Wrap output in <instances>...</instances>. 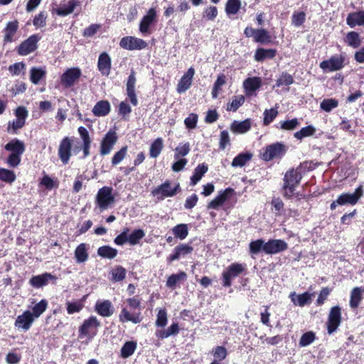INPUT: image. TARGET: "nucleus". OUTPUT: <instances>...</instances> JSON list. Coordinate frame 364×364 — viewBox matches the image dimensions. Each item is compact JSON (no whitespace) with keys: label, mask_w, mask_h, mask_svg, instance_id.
Masks as SVG:
<instances>
[{"label":"nucleus","mask_w":364,"mask_h":364,"mask_svg":"<svg viewBox=\"0 0 364 364\" xmlns=\"http://www.w3.org/2000/svg\"><path fill=\"white\" fill-rule=\"evenodd\" d=\"M129 309L127 307H123L119 314V320L121 323L132 322L133 323H139L142 321L141 316V299L139 296H134L128 298L126 300Z\"/></svg>","instance_id":"nucleus-1"},{"label":"nucleus","mask_w":364,"mask_h":364,"mask_svg":"<svg viewBox=\"0 0 364 364\" xmlns=\"http://www.w3.org/2000/svg\"><path fill=\"white\" fill-rule=\"evenodd\" d=\"M191 151V146L188 142L184 144L180 143L175 149L174 158L178 159L181 157H184L188 154Z\"/></svg>","instance_id":"nucleus-60"},{"label":"nucleus","mask_w":364,"mask_h":364,"mask_svg":"<svg viewBox=\"0 0 364 364\" xmlns=\"http://www.w3.org/2000/svg\"><path fill=\"white\" fill-rule=\"evenodd\" d=\"M243 85L246 90L255 92L260 87L262 81L259 77H248L244 81Z\"/></svg>","instance_id":"nucleus-49"},{"label":"nucleus","mask_w":364,"mask_h":364,"mask_svg":"<svg viewBox=\"0 0 364 364\" xmlns=\"http://www.w3.org/2000/svg\"><path fill=\"white\" fill-rule=\"evenodd\" d=\"M41 38V37L38 34H33L30 36L27 39L22 41L18 47H16L18 54L25 56L36 50L38 48V43Z\"/></svg>","instance_id":"nucleus-12"},{"label":"nucleus","mask_w":364,"mask_h":364,"mask_svg":"<svg viewBox=\"0 0 364 364\" xmlns=\"http://www.w3.org/2000/svg\"><path fill=\"white\" fill-rule=\"evenodd\" d=\"M180 191L179 183H176L174 186H172V182L167 179L163 183L154 188L151 191V195L156 197L158 199L163 200L165 198L176 196Z\"/></svg>","instance_id":"nucleus-8"},{"label":"nucleus","mask_w":364,"mask_h":364,"mask_svg":"<svg viewBox=\"0 0 364 364\" xmlns=\"http://www.w3.org/2000/svg\"><path fill=\"white\" fill-rule=\"evenodd\" d=\"M208 170V166L205 163L198 164L194 169L193 173L191 177V185H196Z\"/></svg>","instance_id":"nucleus-35"},{"label":"nucleus","mask_w":364,"mask_h":364,"mask_svg":"<svg viewBox=\"0 0 364 364\" xmlns=\"http://www.w3.org/2000/svg\"><path fill=\"white\" fill-rule=\"evenodd\" d=\"M4 149L10 152L6 161L8 166L11 168L17 167L21 164V156L26 150L24 142L14 138L4 145Z\"/></svg>","instance_id":"nucleus-3"},{"label":"nucleus","mask_w":364,"mask_h":364,"mask_svg":"<svg viewBox=\"0 0 364 364\" xmlns=\"http://www.w3.org/2000/svg\"><path fill=\"white\" fill-rule=\"evenodd\" d=\"M19 23L18 20L9 21L3 30L4 44L11 43L15 41V36L18 30Z\"/></svg>","instance_id":"nucleus-24"},{"label":"nucleus","mask_w":364,"mask_h":364,"mask_svg":"<svg viewBox=\"0 0 364 364\" xmlns=\"http://www.w3.org/2000/svg\"><path fill=\"white\" fill-rule=\"evenodd\" d=\"M266 242L263 239L252 240L249 245V252L252 255H257L261 252L264 253V247Z\"/></svg>","instance_id":"nucleus-48"},{"label":"nucleus","mask_w":364,"mask_h":364,"mask_svg":"<svg viewBox=\"0 0 364 364\" xmlns=\"http://www.w3.org/2000/svg\"><path fill=\"white\" fill-rule=\"evenodd\" d=\"M341 308L339 306L331 307L326 322L328 333H334L341 325Z\"/></svg>","instance_id":"nucleus-13"},{"label":"nucleus","mask_w":364,"mask_h":364,"mask_svg":"<svg viewBox=\"0 0 364 364\" xmlns=\"http://www.w3.org/2000/svg\"><path fill=\"white\" fill-rule=\"evenodd\" d=\"M127 271L122 266H116L111 270L112 279L114 282H121L126 277Z\"/></svg>","instance_id":"nucleus-56"},{"label":"nucleus","mask_w":364,"mask_h":364,"mask_svg":"<svg viewBox=\"0 0 364 364\" xmlns=\"http://www.w3.org/2000/svg\"><path fill=\"white\" fill-rule=\"evenodd\" d=\"M246 270V264L244 263L233 262L230 264L222 272L221 279L223 287H230L232 284V280L242 274H245Z\"/></svg>","instance_id":"nucleus-6"},{"label":"nucleus","mask_w":364,"mask_h":364,"mask_svg":"<svg viewBox=\"0 0 364 364\" xmlns=\"http://www.w3.org/2000/svg\"><path fill=\"white\" fill-rule=\"evenodd\" d=\"M77 132L82 141V146H80V150H82L83 154L81 159H85L90 154V148L92 144V139L90 136L89 132L87 129L84 127H80L77 129Z\"/></svg>","instance_id":"nucleus-23"},{"label":"nucleus","mask_w":364,"mask_h":364,"mask_svg":"<svg viewBox=\"0 0 364 364\" xmlns=\"http://www.w3.org/2000/svg\"><path fill=\"white\" fill-rule=\"evenodd\" d=\"M311 294L306 291L303 294L297 295V301H296L294 297H291V301L296 305H299V306H304L306 304H309L311 303Z\"/></svg>","instance_id":"nucleus-61"},{"label":"nucleus","mask_w":364,"mask_h":364,"mask_svg":"<svg viewBox=\"0 0 364 364\" xmlns=\"http://www.w3.org/2000/svg\"><path fill=\"white\" fill-rule=\"evenodd\" d=\"M48 301L46 299H41L32 307L31 311L32 316L36 319L39 318L48 309Z\"/></svg>","instance_id":"nucleus-43"},{"label":"nucleus","mask_w":364,"mask_h":364,"mask_svg":"<svg viewBox=\"0 0 364 364\" xmlns=\"http://www.w3.org/2000/svg\"><path fill=\"white\" fill-rule=\"evenodd\" d=\"M186 277V273L183 271L177 274H173L168 277L166 286L171 289H174L176 284L181 281L185 280Z\"/></svg>","instance_id":"nucleus-42"},{"label":"nucleus","mask_w":364,"mask_h":364,"mask_svg":"<svg viewBox=\"0 0 364 364\" xmlns=\"http://www.w3.org/2000/svg\"><path fill=\"white\" fill-rule=\"evenodd\" d=\"M114 202L112 188L104 186L99 189L96 196V204L101 210H106Z\"/></svg>","instance_id":"nucleus-11"},{"label":"nucleus","mask_w":364,"mask_h":364,"mask_svg":"<svg viewBox=\"0 0 364 364\" xmlns=\"http://www.w3.org/2000/svg\"><path fill=\"white\" fill-rule=\"evenodd\" d=\"M118 136L114 131L109 130L102 138L100 143V153L101 156L109 154L117 143Z\"/></svg>","instance_id":"nucleus-16"},{"label":"nucleus","mask_w":364,"mask_h":364,"mask_svg":"<svg viewBox=\"0 0 364 364\" xmlns=\"http://www.w3.org/2000/svg\"><path fill=\"white\" fill-rule=\"evenodd\" d=\"M277 50L274 48H257L254 55V59L257 62H263L267 59H273L277 55Z\"/></svg>","instance_id":"nucleus-28"},{"label":"nucleus","mask_w":364,"mask_h":364,"mask_svg":"<svg viewBox=\"0 0 364 364\" xmlns=\"http://www.w3.org/2000/svg\"><path fill=\"white\" fill-rule=\"evenodd\" d=\"M156 11L154 8L148 10L139 23V31L144 34H151L150 27L156 21Z\"/></svg>","instance_id":"nucleus-17"},{"label":"nucleus","mask_w":364,"mask_h":364,"mask_svg":"<svg viewBox=\"0 0 364 364\" xmlns=\"http://www.w3.org/2000/svg\"><path fill=\"white\" fill-rule=\"evenodd\" d=\"M272 210L276 216L282 215L284 210V203L279 197H273L271 201Z\"/></svg>","instance_id":"nucleus-53"},{"label":"nucleus","mask_w":364,"mask_h":364,"mask_svg":"<svg viewBox=\"0 0 364 364\" xmlns=\"http://www.w3.org/2000/svg\"><path fill=\"white\" fill-rule=\"evenodd\" d=\"M96 312L103 317H109L113 314V308L109 300L97 301L95 306Z\"/></svg>","instance_id":"nucleus-29"},{"label":"nucleus","mask_w":364,"mask_h":364,"mask_svg":"<svg viewBox=\"0 0 364 364\" xmlns=\"http://www.w3.org/2000/svg\"><path fill=\"white\" fill-rule=\"evenodd\" d=\"M288 249V244L283 240L270 239L266 242L264 253L267 255H275L284 252Z\"/></svg>","instance_id":"nucleus-19"},{"label":"nucleus","mask_w":364,"mask_h":364,"mask_svg":"<svg viewBox=\"0 0 364 364\" xmlns=\"http://www.w3.org/2000/svg\"><path fill=\"white\" fill-rule=\"evenodd\" d=\"M253 154L250 152H242L237 154L232 161V166L242 167L252 159Z\"/></svg>","instance_id":"nucleus-37"},{"label":"nucleus","mask_w":364,"mask_h":364,"mask_svg":"<svg viewBox=\"0 0 364 364\" xmlns=\"http://www.w3.org/2000/svg\"><path fill=\"white\" fill-rule=\"evenodd\" d=\"M171 231L176 238L183 240L188 235V227L187 224L181 223L174 226Z\"/></svg>","instance_id":"nucleus-45"},{"label":"nucleus","mask_w":364,"mask_h":364,"mask_svg":"<svg viewBox=\"0 0 364 364\" xmlns=\"http://www.w3.org/2000/svg\"><path fill=\"white\" fill-rule=\"evenodd\" d=\"M112 68V58L107 52L100 54L97 60V69L102 76H109Z\"/></svg>","instance_id":"nucleus-22"},{"label":"nucleus","mask_w":364,"mask_h":364,"mask_svg":"<svg viewBox=\"0 0 364 364\" xmlns=\"http://www.w3.org/2000/svg\"><path fill=\"white\" fill-rule=\"evenodd\" d=\"M346 23L350 27L364 26V11L351 12L346 18Z\"/></svg>","instance_id":"nucleus-31"},{"label":"nucleus","mask_w":364,"mask_h":364,"mask_svg":"<svg viewBox=\"0 0 364 364\" xmlns=\"http://www.w3.org/2000/svg\"><path fill=\"white\" fill-rule=\"evenodd\" d=\"M25 124V122L17 119H14L13 121H9L8 122L6 131L8 133L16 134H18V131L24 127Z\"/></svg>","instance_id":"nucleus-59"},{"label":"nucleus","mask_w":364,"mask_h":364,"mask_svg":"<svg viewBox=\"0 0 364 364\" xmlns=\"http://www.w3.org/2000/svg\"><path fill=\"white\" fill-rule=\"evenodd\" d=\"M233 193L234 190L231 188H227L223 191H220L214 199L208 203V209L218 210Z\"/></svg>","instance_id":"nucleus-21"},{"label":"nucleus","mask_w":364,"mask_h":364,"mask_svg":"<svg viewBox=\"0 0 364 364\" xmlns=\"http://www.w3.org/2000/svg\"><path fill=\"white\" fill-rule=\"evenodd\" d=\"M343 40L348 46L353 48H358L361 44L360 34L356 31H349Z\"/></svg>","instance_id":"nucleus-38"},{"label":"nucleus","mask_w":364,"mask_h":364,"mask_svg":"<svg viewBox=\"0 0 364 364\" xmlns=\"http://www.w3.org/2000/svg\"><path fill=\"white\" fill-rule=\"evenodd\" d=\"M164 149V140L161 137L156 138L151 144L149 148V156L151 158H157Z\"/></svg>","instance_id":"nucleus-40"},{"label":"nucleus","mask_w":364,"mask_h":364,"mask_svg":"<svg viewBox=\"0 0 364 364\" xmlns=\"http://www.w3.org/2000/svg\"><path fill=\"white\" fill-rule=\"evenodd\" d=\"M180 331V328L178 323H173L167 329L156 330L155 332L156 336L159 339L166 338L171 336L177 335Z\"/></svg>","instance_id":"nucleus-34"},{"label":"nucleus","mask_w":364,"mask_h":364,"mask_svg":"<svg viewBox=\"0 0 364 364\" xmlns=\"http://www.w3.org/2000/svg\"><path fill=\"white\" fill-rule=\"evenodd\" d=\"M136 348V343L135 341H127L121 348V357L127 358L130 357Z\"/></svg>","instance_id":"nucleus-52"},{"label":"nucleus","mask_w":364,"mask_h":364,"mask_svg":"<svg viewBox=\"0 0 364 364\" xmlns=\"http://www.w3.org/2000/svg\"><path fill=\"white\" fill-rule=\"evenodd\" d=\"M194 74V68H189L177 85V92L178 93H183L190 88Z\"/></svg>","instance_id":"nucleus-27"},{"label":"nucleus","mask_w":364,"mask_h":364,"mask_svg":"<svg viewBox=\"0 0 364 364\" xmlns=\"http://www.w3.org/2000/svg\"><path fill=\"white\" fill-rule=\"evenodd\" d=\"M75 139L74 136H64L59 143L58 156L64 165L69 163L73 153L77 154L80 151V146H73Z\"/></svg>","instance_id":"nucleus-5"},{"label":"nucleus","mask_w":364,"mask_h":364,"mask_svg":"<svg viewBox=\"0 0 364 364\" xmlns=\"http://www.w3.org/2000/svg\"><path fill=\"white\" fill-rule=\"evenodd\" d=\"M294 82L291 75L287 72H283L279 77L277 80L275 86L277 87L282 86H289Z\"/></svg>","instance_id":"nucleus-58"},{"label":"nucleus","mask_w":364,"mask_h":364,"mask_svg":"<svg viewBox=\"0 0 364 364\" xmlns=\"http://www.w3.org/2000/svg\"><path fill=\"white\" fill-rule=\"evenodd\" d=\"M346 56L344 54L332 55L328 60L320 63L319 67L324 72H334L343 69L345 66Z\"/></svg>","instance_id":"nucleus-10"},{"label":"nucleus","mask_w":364,"mask_h":364,"mask_svg":"<svg viewBox=\"0 0 364 364\" xmlns=\"http://www.w3.org/2000/svg\"><path fill=\"white\" fill-rule=\"evenodd\" d=\"M35 318L32 316L30 311L26 310L22 314L17 316L14 325L18 328H21L24 331H28Z\"/></svg>","instance_id":"nucleus-26"},{"label":"nucleus","mask_w":364,"mask_h":364,"mask_svg":"<svg viewBox=\"0 0 364 364\" xmlns=\"http://www.w3.org/2000/svg\"><path fill=\"white\" fill-rule=\"evenodd\" d=\"M81 75L79 68H68L60 77L61 83L65 87H71L79 80Z\"/></svg>","instance_id":"nucleus-18"},{"label":"nucleus","mask_w":364,"mask_h":364,"mask_svg":"<svg viewBox=\"0 0 364 364\" xmlns=\"http://www.w3.org/2000/svg\"><path fill=\"white\" fill-rule=\"evenodd\" d=\"M355 198L351 195V193H343L341 194L336 200H333L331 205V210H335L337 205H344L350 204L354 205L356 204L355 201Z\"/></svg>","instance_id":"nucleus-30"},{"label":"nucleus","mask_w":364,"mask_h":364,"mask_svg":"<svg viewBox=\"0 0 364 364\" xmlns=\"http://www.w3.org/2000/svg\"><path fill=\"white\" fill-rule=\"evenodd\" d=\"M58 277L51 273L45 272L41 274L33 276L29 279V284L36 289L42 288L48 285L50 281L53 284H56Z\"/></svg>","instance_id":"nucleus-14"},{"label":"nucleus","mask_w":364,"mask_h":364,"mask_svg":"<svg viewBox=\"0 0 364 364\" xmlns=\"http://www.w3.org/2000/svg\"><path fill=\"white\" fill-rule=\"evenodd\" d=\"M211 354L214 357L213 360H218L220 363L226 358L228 353L225 347L217 346L212 349Z\"/></svg>","instance_id":"nucleus-54"},{"label":"nucleus","mask_w":364,"mask_h":364,"mask_svg":"<svg viewBox=\"0 0 364 364\" xmlns=\"http://www.w3.org/2000/svg\"><path fill=\"white\" fill-rule=\"evenodd\" d=\"M303 177V173L299 168H290L284 174L283 178V196L286 199H291L295 195L296 188L299 185Z\"/></svg>","instance_id":"nucleus-2"},{"label":"nucleus","mask_w":364,"mask_h":364,"mask_svg":"<svg viewBox=\"0 0 364 364\" xmlns=\"http://www.w3.org/2000/svg\"><path fill=\"white\" fill-rule=\"evenodd\" d=\"M362 291L360 287H355L352 289L349 302L352 309H355L359 306L363 299Z\"/></svg>","instance_id":"nucleus-39"},{"label":"nucleus","mask_w":364,"mask_h":364,"mask_svg":"<svg viewBox=\"0 0 364 364\" xmlns=\"http://www.w3.org/2000/svg\"><path fill=\"white\" fill-rule=\"evenodd\" d=\"M119 46L129 50H141L147 46V43L141 38L125 36L120 40Z\"/></svg>","instance_id":"nucleus-15"},{"label":"nucleus","mask_w":364,"mask_h":364,"mask_svg":"<svg viewBox=\"0 0 364 364\" xmlns=\"http://www.w3.org/2000/svg\"><path fill=\"white\" fill-rule=\"evenodd\" d=\"M86 296H84L81 299L74 301L66 302V311L68 314H73L80 312L84 308V301Z\"/></svg>","instance_id":"nucleus-36"},{"label":"nucleus","mask_w":364,"mask_h":364,"mask_svg":"<svg viewBox=\"0 0 364 364\" xmlns=\"http://www.w3.org/2000/svg\"><path fill=\"white\" fill-rule=\"evenodd\" d=\"M118 251L117 249L112 247L109 245H103L100 247L97 250V255L102 258L112 259L117 255Z\"/></svg>","instance_id":"nucleus-46"},{"label":"nucleus","mask_w":364,"mask_h":364,"mask_svg":"<svg viewBox=\"0 0 364 364\" xmlns=\"http://www.w3.org/2000/svg\"><path fill=\"white\" fill-rule=\"evenodd\" d=\"M316 132V129L312 125H309L301 128L299 131L294 134V136L298 140H302L305 137L311 136Z\"/></svg>","instance_id":"nucleus-51"},{"label":"nucleus","mask_w":364,"mask_h":364,"mask_svg":"<svg viewBox=\"0 0 364 364\" xmlns=\"http://www.w3.org/2000/svg\"><path fill=\"white\" fill-rule=\"evenodd\" d=\"M218 14V11L215 6H208L203 11V17L208 21H214Z\"/></svg>","instance_id":"nucleus-63"},{"label":"nucleus","mask_w":364,"mask_h":364,"mask_svg":"<svg viewBox=\"0 0 364 364\" xmlns=\"http://www.w3.org/2000/svg\"><path fill=\"white\" fill-rule=\"evenodd\" d=\"M245 102V97L243 95L235 96L231 102L227 104V110L236 112L240 107Z\"/></svg>","instance_id":"nucleus-62"},{"label":"nucleus","mask_w":364,"mask_h":364,"mask_svg":"<svg viewBox=\"0 0 364 364\" xmlns=\"http://www.w3.org/2000/svg\"><path fill=\"white\" fill-rule=\"evenodd\" d=\"M193 251V247L191 245L183 243L179 244L174 247L173 252L167 257V262L171 264L173 261L179 259L181 257H185L192 253Z\"/></svg>","instance_id":"nucleus-20"},{"label":"nucleus","mask_w":364,"mask_h":364,"mask_svg":"<svg viewBox=\"0 0 364 364\" xmlns=\"http://www.w3.org/2000/svg\"><path fill=\"white\" fill-rule=\"evenodd\" d=\"M87 244H80L75 250V257L77 263H83L88 259Z\"/></svg>","instance_id":"nucleus-41"},{"label":"nucleus","mask_w":364,"mask_h":364,"mask_svg":"<svg viewBox=\"0 0 364 364\" xmlns=\"http://www.w3.org/2000/svg\"><path fill=\"white\" fill-rule=\"evenodd\" d=\"M241 5L240 0H228L225 6L226 14L228 16L237 14L241 9Z\"/></svg>","instance_id":"nucleus-47"},{"label":"nucleus","mask_w":364,"mask_h":364,"mask_svg":"<svg viewBox=\"0 0 364 364\" xmlns=\"http://www.w3.org/2000/svg\"><path fill=\"white\" fill-rule=\"evenodd\" d=\"M145 236V232L142 229H135L127 238V242L131 245H136Z\"/></svg>","instance_id":"nucleus-50"},{"label":"nucleus","mask_w":364,"mask_h":364,"mask_svg":"<svg viewBox=\"0 0 364 364\" xmlns=\"http://www.w3.org/2000/svg\"><path fill=\"white\" fill-rule=\"evenodd\" d=\"M316 339V333L314 331H307L302 334L299 339V344L301 347L308 346Z\"/></svg>","instance_id":"nucleus-57"},{"label":"nucleus","mask_w":364,"mask_h":364,"mask_svg":"<svg viewBox=\"0 0 364 364\" xmlns=\"http://www.w3.org/2000/svg\"><path fill=\"white\" fill-rule=\"evenodd\" d=\"M244 35L247 38H252L254 42L268 45L273 43V38L269 31L265 28H254L252 26H247L244 30Z\"/></svg>","instance_id":"nucleus-7"},{"label":"nucleus","mask_w":364,"mask_h":364,"mask_svg":"<svg viewBox=\"0 0 364 364\" xmlns=\"http://www.w3.org/2000/svg\"><path fill=\"white\" fill-rule=\"evenodd\" d=\"M288 149V146L283 142L277 141L263 147L260 151L259 156L266 162L273 160L280 161L286 155Z\"/></svg>","instance_id":"nucleus-4"},{"label":"nucleus","mask_w":364,"mask_h":364,"mask_svg":"<svg viewBox=\"0 0 364 364\" xmlns=\"http://www.w3.org/2000/svg\"><path fill=\"white\" fill-rule=\"evenodd\" d=\"M16 179V176L14 171L4 168H0V181L7 183H12Z\"/></svg>","instance_id":"nucleus-55"},{"label":"nucleus","mask_w":364,"mask_h":364,"mask_svg":"<svg viewBox=\"0 0 364 364\" xmlns=\"http://www.w3.org/2000/svg\"><path fill=\"white\" fill-rule=\"evenodd\" d=\"M226 81L227 77L225 74L220 73L218 75L211 92L213 98L215 99L218 97L219 92L222 90V87L226 84Z\"/></svg>","instance_id":"nucleus-44"},{"label":"nucleus","mask_w":364,"mask_h":364,"mask_svg":"<svg viewBox=\"0 0 364 364\" xmlns=\"http://www.w3.org/2000/svg\"><path fill=\"white\" fill-rule=\"evenodd\" d=\"M136 77L134 70H132L126 84V92L127 95L130 100V102L133 106H136L138 105V100L135 92V85H136Z\"/></svg>","instance_id":"nucleus-25"},{"label":"nucleus","mask_w":364,"mask_h":364,"mask_svg":"<svg viewBox=\"0 0 364 364\" xmlns=\"http://www.w3.org/2000/svg\"><path fill=\"white\" fill-rule=\"evenodd\" d=\"M111 110V106L107 100L97 102L92 108V113L96 117L107 116Z\"/></svg>","instance_id":"nucleus-32"},{"label":"nucleus","mask_w":364,"mask_h":364,"mask_svg":"<svg viewBox=\"0 0 364 364\" xmlns=\"http://www.w3.org/2000/svg\"><path fill=\"white\" fill-rule=\"evenodd\" d=\"M251 129V119H246L242 122L233 121L230 130L235 134H245Z\"/></svg>","instance_id":"nucleus-33"},{"label":"nucleus","mask_w":364,"mask_h":364,"mask_svg":"<svg viewBox=\"0 0 364 364\" xmlns=\"http://www.w3.org/2000/svg\"><path fill=\"white\" fill-rule=\"evenodd\" d=\"M101 326L100 321L95 316H91L88 318L84 320L82 325L79 327V338L95 337L98 331V328Z\"/></svg>","instance_id":"nucleus-9"},{"label":"nucleus","mask_w":364,"mask_h":364,"mask_svg":"<svg viewBox=\"0 0 364 364\" xmlns=\"http://www.w3.org/2000/svg\"><path fill=\"white\" fill-rule=\"evenodd\" d=\"M46 72L41 69L38 68H32L31 69V81L32 83L37 85L39 83L40 80L45 77Z\"/></svg>","instance_id":"nucleus-64"}]
</instances>
